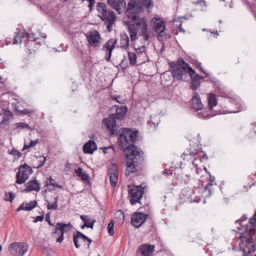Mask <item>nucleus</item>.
Returning a JSON list of instances; mask_svg holds the SVG:
<instances>
[{"label":"nucleus","instance_id":"obj_20","mask_svg":"<svg viewBox=\"0 0 256 256\" xmlns=\"http://www.w3.org/2000/svg\"><path fill=\"white\" fill-rule=\"evenodd\" d=\"M40 190V184L36 180H32L26 184V188L24 192H28L32 190L38 192Z\"/></svg>","mask_w":256,"mask_h":256},{"label":"nucleus","instance_id":"obj_41","mask_svg":"<svg viewBox=\"0 0 256 256\" xmlns=\"http://www.w3.org/2000/svg\"><path fill=\"white\" fill-rule=\"evenodd\" d=\"M60 227V226H58L57 224L55 226L52 232V234H57L59 236H62V232L59 231L58 228Z\"/></svg>","mask_w":256,"mask_h":256},{"label":"nucleus","instance_id":"obj_36","mask_svg":"<svg viewBox=\"0 0 256 256\" xmlns=\"http://www.w3.org/2000/svg\"><path fill=\"white\" fill-rule=\"evenodd\" d=\"M198 116L199 118H202L204 119L208 118L212 116L210 114H206V112L203 110L202 112H198Z\"/></svg>","mask_w":256,"mask_h":256},{"label":"nucleus","instance_id":"obj_32","mask_svg":"<svg viewBox=\"0 0 256 256\" xmlns=\"http://www.w3.org/2000/svg\"><path fill=\"white\" fill-rule=\"evenodd\" d=\"M22 34H21L20 32H19L14 36V38L13 39V44H18L22 43V38L24 37Z\"/></svg>","mask_w":256,"mask_h":256},{"label":"nucleus","instance_id":"obj_22","mask_svg":"<svg viewBox=\"0 0 256 256\" xmlns=\"http://www.w3.org/2000/svg\"><path fill=\"white\" fill-rule=\"evenodd\" d=\"M80 218L84 222V224L81 226V228L84 229L86 227L88 228H93L94 224L96 220H92L87 215H80Z\"/></svg>","mask_w":256,"mask_h":256},{"label":"nucleus","instance_id":"obj_26","mask_svg":"<svg viewBox=\"0 0 256 256\" xmlns=\"http://www.w3.org/2000/svg\"><path fill=\"white\" fill-rule=\"evenodd\" d=\"M208 105L210 110L212 109V107L216 106L218 102L216 96L214 94H210L208 98Z\"/></svg>","mask_w":256,"mask_h":256},{"label":"nucleus","instance_id":"obj_24","mask_svg":"<svg viewBox=\"0 0 256 256\" xmlns=\"http://www.w3.org/2000/svg\"><path fill=\"white\" fill-rule=\"evenodd\" d=\"M130 40L128 35L126 34L120 35V47L125 50H127L129 47Z\"/></svg>","mask_w":256,"mask_h":256},{"label":"nucleus","instance_id":"obj_59","mask_svg":"<svg viewBox=\"0 0 256 256\" xmlns=\"http://www.w3.org/2000/svg\"><path fill=\"white\" fill-rule=\"evenodd\" d=\"M30 147L31 146H30V144H28V145H27V144H25L24 145V146L23 148H22V150H26V149H28V148H30Z\"/></svg>","mask_w":256,"mask_h":256},{"label":"nucleus","instance_id":"obj_55","mask_svg":"<svg viewBox=\"0 0 256 256\" xmlns=\"http://www.w3.org/2000/svg\"><path fill=\"white\" fill-rule=\"evenodd\" d=\"M38 143V139L34 141H32V140L30 142V146L31 147L34 146H36Z\"/></svg>","mask_w":256,"mask_h":256},{"label":"nucleus","instance_id":"obj_29","mask_svg":"<svg viewBox=\"0 0 256 256\" xmlns=\"http://www.w3.org/2000/svg\"><path fill=\"white\" fill-rule=\"evenodd\" d=\"M116 16L112 17L111 18H108V20H105V22L108 23L107 24V30L108 32H110L112 30V25L114 22L116 20Z\"/></svg>","mask_w":256,"mask_h":256},{"label":"nucleus","instance_id":"obj_37","mask_svg":"<svg viewBox=\"0 0 256 256\" xmlns=\"http://www.w3.org/2000/svg\"><path fill=\"white\" fill-rule=\"evenodd\" d=\"M114 216L116 218H118L120 220H124V214L123 212H122V210H119L116 211L114 213Z\"/></svg>","mask_w":256,"mask_h":256},{"label":"nucleus","instance_id":"obj_64","mask_svg":"<svg viewBox=\"0 0 256 256\" xmlns=\"http://www.w3.org/2000/svg\"><path fill=\"white\" fill-rule=\"evenodd\" d=\"M210 183H212L213 182L212 180V178H210Z\"/></svg>","mask_w":256,"mask_h":256},{"label":"nucleus","instance_id":"obj_8","mask_svg":"<svg viewBox=\"0 0 256 256\" xmlns=\"http://www.w3.org/2000/svg\"><path fill=\"white\" fill-rule=\"evenodd\" d=\"M8 250L12 254L15 252L16 255L22 256L27 252L28 246L24 242H14L9 246Z\"/></svg>","mask_w":256,"mask_h":256},{"label":"nucleus","instance_id":"obj_33","mask_svg":"<svg viewBox=\"0 0 256 256\" xmlns=\"http://www.w3.org/2000/svg\"><path fill=\"white\" fill-rule=\"evenodd\" d=\"M196 154V152H191L189 154L183 153L181 157L183 158L184 160H189L192 159V156H194Z\"/></svg>","mask_w":256,"mask_h":256},{"label":"nucleus","instance_id":"obj_9","mask_svg":"<svg viewBox=\"0 0 256 256\" xmlns=\"http://www.w3.org/2000/svg\"><path fill=\"white\" fill-rule=\"evenodd\" d=\"M189 76L190 78V89L195 91L200 86V82L204 80V77L196 74L192 69L190 68Z\"/></svg>","mask_w":256,"mask_h":256},{"label":"nucleus","instance_id":"obj_62","mask_svg":"<svg viewBox=\"0 0 256 256\" xmlns=\"http://www.w3.org/2000/svg\"><path fill=\"white\" fill-rule=\"evenodd\" d=\"M104 148V150H103L104 152V154L107 153V152H106V150H107L108 148Z\"/></svg>","mask_w":256,"mask_h":256},{"label":"nucleus","instance_id":"obj_47","mask_svg":"<svg viewBox=\"0 0 256 256\" xmlns=\"http://www.w3.org/2000/svg\"><path fill=\"white\" fill-rule=\"evenodd\" d=\"M38 160V165L36 167V168H40L42 166L46 160V158L44 156H40Z\"/></svg>","mask_w":256,"mask_h":256},{"label":"nucleus","instance_id":"obj_16","mask_svg":"<svg viewBox=\"0 0 256 256\" xmlns=\"http://www.w3.org/2000/svg\"><path fill=\"white\" fill-rule=\"evenodd\" d=\"M57 225L58 226H60L58 229L59 231L62 232V236L56 238V242L61 243L64 240V233L69 231L72 228V226L70 224H65L61 222H58Z\"/></svg>","mask_w":256,"mask_h":256},{"label":"nucleus","instance_id":"obj_23","mask_svg":"<svg viewBox=\"0 0 256 256\" xmlns=\"http://www.w3.org/2000/svg\"><path fill=\"white\" fill-rule=\"evenodd\" d=\"M36 204H37V202L35 200L30 202L28 204H24V203H22L16 209V211L19 212L21 210H27V211L30 210L36 206Z\"/></svg>","mask_w":256,"mask_h":256},{"label":"nucleus","instance_id":"obj_48","mask_svg":"<svg viewBox=\"0 0 256 256\" xmlns=\"http://www.w3.org/2000/svg\"><path fill=\"white\" fill-rule=\"evenodd\" d=\"M135 50L137 52L142 53L146 51V46H142L138 48H135Z\"/></svg>","mask_w":256,"mask_h":256},{"label":"nucleus","instance_id":"obj_5","mask_svg":"<svg viewBox=\"0 0 256 256\" xmlns=\"http://www.w3.org/2000/svg\"><path fill=\"white\" fill-rule=\"evenodd\" d=\"M32 168L26 164L20 166L18 172L16 174V182L18 184H24L28 178V176L32 174Z\"/></svg>","mask_w":256,"mask_h":256},{"label":"nucleus","instance_id":"obj_27","mask_svg":"<svg viewBox=\"0 0 256 256\" xmlns=\"http://www.w3.org/2000/svg\"><path fill=\"white\" fill-rule=\"evenodd\" d=\"M110 177V185L112 187H115L118 182V174H108Z\"/></svg>","mask_w":256,"mask_h":256},{"label":"nucleus","instance_id":"obj_58","mask_svg":"<svg viewBox=\"0 0 256 256\" xmlns=\"http://www.w3.org/2000/svg\"><path fill=\"white\" fill-rule=\"evenodd\" d=\"M213 185V184L212 183H210V182L207 184L205 186V188L206 190H207V189H208L209 187L210 186H211Z\"/></svg>","mask_w":256,"mask_h":256},{"label":"nucleus","instance_id":"obj_11","mask_svg":"<svg viewBox=\"0 0 256 256\" xmlns=\"http://www.w3.org/2000/svg\"><path fill=\"white\" fill-rule=\"evenodd\" d=\"M108 4L119 14L126 12L127 8L124 0H107ZM126 14V12H125Z\"/></svg>","mask_w":256,"mask_h":256},{"label":"nucleus","instance_id":"obj_44","mask_svg":"<svg viewBox=\"0 0 256 256\" xmlns=\"http://www.w3.org/2000/svg\"><path fill=\"white\" fill-rule=\"evenodd\" d=\"M119 66L122 69L125 70L128 67V62L124 56V58L121 61Z\"/></svg>","mask_w":256,"mask_h":256},{"label":"nucleus","instance_id":"obj_40","mask_svg":"<svg viewBox=\"0 0 256 256\" xmlns=\"http://www.w3.org/2000/svg\"><path fill=\"white\" fill-rule=\"evenodd\" d=\"M117 40L115 38H110L106 42L110 46V49L114 50Z\"/></svg>","mask_w":256,"mask_h":256},{"label":"nucleus","instance_id":"obj_25","mask_svg":"<svg viewBox=\"0 0 256 256\" xmlns=\"http://www.w3.org/2000/svg\"><path fill=\"white\" fill-rule=\"evenodd\" d=\"M4 116L2 120L0 122V124H8L9 120L12 116V112L8 110H4Z\"/></svg>","mask_w":256,"mask_h":256},{"label":"nucleus","instance_id":"obj_28","mask_svg":"<svg viewBox=\"0 0 256 256\" xmlns=\"http://www.w3.org/2000/svg\"><path fill=\"white\" fill-rule=\"evenodd\" d=\"M75 172L82 180H87L88 178V174L86 172H83V169L80 167H78V169L75 170Z\"/></svg>","mask_w":256,"mask_h":256},{"label":"nucleus","instance_id":"obj_51","mask_svg":"<svg viewBox=\"0 0 256 256\" xmlns=\"http://www.w3.org/2000/svg\"><path fill=\"white\" fill-rule=\"evenodd\" d=\"M170 68H172V69L177 68H178L177 66H178V60H177V62H172L170 63Z\"/></svg>","mask_w":256,"mask_h":256},{"label":"nucleus","instance_id":"obj_17","mask_svg":"<svg viewBox=\"0 0 256 256\" xmlns=\"http://www.w3.org/2000/svg\"><path fill=\"white\" fill-rule=\"evenodd\" d=\"M191 102L192 108L196 110H201L203 108V104L201 102L200 95L196 92H194Z\"/></svg>","mask_w":256,"mask_h":256},{"label":"nucleus","instance_id":"obj_42","mask_svg":"<svg viewBox=\"0 0 256 256\" xmlns=\"http://www.w3.org/2000/svg\"><path fill=\"white\" fill-rule=\"evenodd\" d=\"M112 100H115L119 104H123L124 103V100L120 96H114L112 98Z\"/></svg>","mask_w":256,"mask_h":256},{"label":"nucleus","instance_id":"obj_61","mask_svg":"<svg viewBox=\"0 0 256 256\" xmlns=\"http://www.w3.org/2000/svg\"><path fill=\"white\" fill-rule=\"evenodd\" d=\"M58 196H56V198H54V202L56 203V204H58Z\"/></svg>","mask_w":256,"mask_h":256},{"label":"nucleus","instance_id":"obj_54","mask_svg":"<svg viewBox=\"0 0 256 256\" xmlns=\"http://www.w3.org/2000/svg\"><path fill=\"white\" fill-rule=\"evenodd\" d=\"M103 48H105L107 50H109V51H112L113 50H111L110 49V46L108 44L107 42H106L103 46Z\"/></svg>","mask_w":256,"mask_h":256},{"label":"nucleus","instance_id":"obj_19","mask_svg":"<svg viewBox=\"0 0 256 256\" xmlns=\"http://www.w3.org/2000/svg\"><path fill=\"white\" fill-rule=\"evenodd\" d=\"M124 23L126 26H128L131 40H135L137 35V30L135 25L130 20L125 21Z\"/></svg>","mask_w":256,"mask_h":256},{"label":"nucleus","instance_id":"obj_1","mask_svg":"<svg viewBox=\"0 0 256 256\" xmlns=\"http://www.w3.org/2000/svg\"><path fill=\"white\" fill-rule=\"evenodd\" d=\"M117 130L119 134L118 145L120 149L126 152V174L130 175L136 171V166L144 161V152L134 145L138 136V130L124 128L122 132Z\"/></svg>","mask_w":256,"mask_h":256},{"label":"nucleus","instance_id":"obj_2","mask_svg":"<svg viewBox=\"0 0 256 256\" xmlns=\"http://www.w3.org/2000/svg\"><path fill=\"white\" fill-rule=\"evenodd\" d=\"M152 6V0H130L128 4L127 10L126 12V16L134 21L138 28H142V35L144 36L145 40H148L150 38L148 33V20L144 17L140 18L138 14L142 12L145 7L150 8Z\"/></svg>","mask_w":256,"mask_h":256},{"label":"nucleus","instance_id":"obj_50","mask_svg":"<svg viewBox=\"0 0 256 256\" xmlns=\"http://www.w3.org/2000/svg\"><path fill=\"white\" fill-rule=\"evenodd\" d=\"M26 37L29 40L33 38L34 41H36L38 39V38L34 37V34L33 33L28 34Z\"/></svg>","mask_w":256,"mask_h":256},{"label":"nucleus","instance_id":"obj_43","mask_svg":"<svg viewBox=\"0 0 256 256\" xmlns=\"http://www.w3.org/2000/svg\"><path fill=\"white\" fill-rule=\"evenodd\" d=\"M118 173L117 166L116 164H112L110 168L108 169V174Z\"/></svg>","mask_w":256,"mask_h":256},{"label":"nucleus","instance_id":"obj_49","mask_svg":"<svg viewBox=\"0 0 256 256\" xmlns=\"http://www.w3.org/2000/svg\"><path fill=\"white\" fill-rule=\"evenodd\" d=\"M112 51H109V50L106 51V54L105 56V58L106 60V61L108 62L110 60V57L112 56Z\"/></svg>","mask_w":256,"mask_h":256},{"label":"nucleus","instance_id":"obj_39","mask_svg":"<svg viewBox=\"0 0 256 256\" xmlns=\"http://www.w3.org/2000/svg\"><path fill=\"white\" fill-rule=\"evenodd\" d=\"M195 4H200V6L202 7V10H204V8L207 7V4L205 0H198L196 2L194 3Z\"/></svg>","mask_w":256,"mask_h":256},{"label":"nucleus","instance_id":"obj_35","mask_svg":"<svg viewBox=\"0 0 256 256\" xmlns=\"http://www.w3.org/2000/svg\"><path fill=\"white\" fill-rule=\"evenodd\" d=\"M114 223L113 220H112L108 224V230L109 234L111 236L114 234Z\"/></svg>","mask_w":256,"mask_h":256},{"label":"nucleus","instance_id":"obj_52","mask_svg":"<svg viewBox=\"0 0 256 256\" xmlns=\"http://www.w3.org/2000/svg\"><path fill=\"white\" fill-rule=\"evenodd\" d=\"M44 218V217L43 216H37L36 218V219L34 220V222H36L38 221L40 222H42Z\"/></svg>","mask_w":256,"mask_h":256},{"label":"nucleus","instance_id":"obj_6","mask_svg":"<svg viewBox=\"0 0 256 256\" xmlns=\"http://www.w3.org/2000/svg\"><path fill=\"white\" fill-rule=\"evenodd\" d=\"M244 252L250 254L256 251V230L250 231L248 233V237L246 239Z\"/></svg>","mask_w":256,"mask_h":256},{"label":"nucleus","instance_id":"obj_10","mask_svg":"<svg viewBox=\"0 0 256 256\" xmlns=\"http://www.w3.org/2000/svg\"><path fill=\"white\" fill-rule=\"evenodd\" d=\"M144 193V188L142 186L136 187V188L130 189L129 194L130 196V202L134 205L137 202L140 203V198Z\"/></svg>","mask_w":256,"mask_h":256},{"label":"nucleus","instance_id":"obj_4","mask_svg":"<svg viewBox=\"0 0 256 256\" xmlns=\"http://www.w3.org/2000/svg\"><path fill=\"white\" fill-rule=\"evenodd\" d=\"M176 68L171 69V74L174 78L178 80H182L183 76L187 74H190V69L192 68L182 58L178 60V66Z\"/></svg>","mask_w":256,"mask_h":256},{"label":"nucleus","instance_id":"obj_53","mask_svg":"<svg viewBox=\"0 0 256 256\" xmlns=\"http://www.w3.org/2000/svg\"><path fill=\"white\" fill-rule=\"evenodd\" d=\"M46 220L48 222V224L53 226V224L50 222V216L49 214H47L46 216Z\"/></svg>","mask_w":256,"mask_h":256},{"label":"nucleus","instance_id":"obj_31","mask_svg":"<svg viewBox=\"0 0 256 256\" xmlns=\"http://www.w3.org/2000/svg\"><path fill=\"white\" fill-rule=\"evenodd\" d=\"M128 56L130 63L131 65L134 66L136 64V54L132 52H128Z\"/></svg>","mask_w":256,"mask_h":256},{"label":"nucleus","instance_id":"obj_14","mask_svg":"<svg viewBox=\"0 0 256 256\" xmlns=\"http://www.w3.org/2000/svg\"><path fill=\"white\" fill-rule=\"evenodd\" d=\"M89 44L94 47L99 46L100 42V36L99 33L96 30L90 32L86 36Z\"/></svg>","mask_w":256,"mask_h":256},{"label":"nucleus","instance_id":"obj_30","mask_svg":"<svg viewBox=\"0 0 256 256\" xmlns=\"http://www.w3.org/2000/svg\"><path fill=\"white\" fill-rule=\"evenodd\" d=\"M49 185L52 186L60 188H62V186L58 184L56 182V180L53 179L52 176H50L49 178H48L46 181V186H48Z\"/></svg>","mask_w":256,"mask_h":256},{"label":"nucleus","instance_id":"obj_56","mask_svg":"<svg viewBox=\"0 0 256 256\" xmlns=\"http://www.w3.org/2000/svg\"><path fill=\"white\" fill-rule=\"evenodd\" d=\"M20 112L22 114H27L30 113V112L28 110H27L26 109H24V110L20 111Z\"/></svg>","mask_w":256,"mask_h":256},{"label":"nucleus","instance_id":"obj_38","mask_svg":"<svg viewBox=\"0 0 256 256\" xmlns=\"http://www.w3.org/2000/svg\"><path fill=\"white\" fill-rule=\"evenodd\" d=\"M47 202V208L48 210H55L58 208V204L55 203L54 202L50 204V202L48 200H46Z\"/></svg>","mask_w":256,"mask_h":256},{"label":"nucleus","instance_id":"obj_46","mask_svg":"<svg viewBox=\"0 0 256 256\" xmlns=\"http://www.w3.org/2000/svg\"><path fill=\"white\" fill-rule=\"evenodd\" d=\"M18 128H28V129L30 128L28 125L25 122H20L16 124Z\"/></svg>","mask_w":256,"mask_h":256},{"label":"nucleus","instance_id":"obj_63","mask_svg":"<svg viewBox=\"0 0 256 256\" xmlns=\"http://www.w3.org/2000/svg\"><path fill=\"white\" fill-rule=\"evenodd\" d=\"M168 72H165L162 74V78H164V76L167 74Z\"/></svg>","mask_w":256,"mask_h":256},{"label":"nucleus","instance_id":"obj_13","mask_svg":"<svg viewBox=\"0 0 256 256\" xmlns=\"http://www.w3.org/2000/svg\"><path fill=\"white\" fill-rule=\"evenodd\" d=\"M152 22L153 24V28L156 32H158L157 38L160 40V38L163 36L162 33L165 28L164 22L160 18H152Z\"/></svg>","mask_w":256,"mask_h":256},{"label":"nucleus","instance_id":"obj_34","mask_svg":"<svg viewBox=\"0 0 256 256\" xmlns=\"http://www.w3.org/2000/svg\"><path fill=\"white\" fill-rule=\"evenodd\" d=\"M14 198V194L12 192H5V198L6 201L12 202Z\"/></svg>","mask_w":256,"mask_h":256},{"label":"nucleus","instance_id":"obj_60","mask_svg":"<svg viewBox=\"0 0 256 256\" xmlns=\"http://www.w3.org/2000/svg\"><path fill=\"white\" fill-rule=\"evenodd\" d=\"M197 67H199L200 68V72H202V68L201 67V63L198 62H196Z\"/></svg>","mask_w":256,"mask_h":256},{"label":"nucleus","instance_id":"obj_7","mask_svg":"<svg viewBox=\"0 0 256 256\" xmlns=\"http://www.w3.org/2000/svg\"><path fill=\"white\" fill-rule=\"evenodd\" d=\"M98 12V16L102 21L116 16L114 12L108 8L106 4L98 2L96 6Z\"/></svg>","mask_w":256,"mask_h":256},{"label":"nucleus","instance_id":"obj_45","mask_svg":"<svg viewBox=\"0 0 256 256\" xmlns=\"http://www.w3.org/2000/svg\"><path fill=\"white\" fill-rule=\"evenodd\" d=\"M10 154L14 156H18V158H20L22 155V153H20L18 150H16L15 148H13L12 150H11Z\"/></svg>","mask_w":256,"mask_h":256},{"label":"nucleus","instance_id":"obj_21","mask_svg":"<svg viewBox=\"0 0 256 256\" xmlns=\"http://www.w3.org/2000/svg\"><path fill=\"white\" fill-rule=\"evenodd\" d=\"M97 149V146L94 140H90L85 144L83 147V150L85 154H92Z\"/></svg>","mask_w":256,"mask_h":256},{"label":"nucleus","instance_id":"obj_18","mask_svg":"<svg viewBox=\"0 0 256 256\" xmlns=\"http://www.w3.org/2000/svg\"><path fill=\"white\" fill-rule=\"evenodd\" d=\"M79 238H80L82 240L84 241L87 240L88 242V247L89 248L90 243L92 242V240L89 238L88 237L86 236L84 234H82L81 232L79 231L76 232V235H74L73 236V240L74 244L76 248H79L80 246V244H78V240Z\"/></svg>","mask_w":256,"mask_h":256},{"label":"nucleus","instance_id":"obj_3","mask_svg":"<svg viewBox=\"0 0 256 256\" xmlns=\"http://www.w3.org/2000/svg\"><path fill=\"white\" fill-rule=\"evenodd\" d=\"M116 108V114H111L108 118L103 120V122L111 136L116 135L117 134L118 126H116V120H121L123 119L128 110L126 106H121L118 107L115 106L112 108Z\"/></svg>","mask_w":256,"mask_h":256},{"label":"nucleus","instance_id":"obj_12","mask_svg":"<svg viewBox=\"0 0 256 256\" xmlns=\"http://www.w3.org/2000/svg\"><path fill=\"white\" fill-rule=\"evenodd\" d=\"M148 216L147 214L140 212L134 213L131 218L132 225L136 228L140 227L146 220Z\"/></svg>","mask_w":256,"mask_h":256},{"label":"nucleus","instance_id":"obj_57","mask_svg":"<svg viewBox=\"0 0 256 256\" xmlns=\"http://www.w3.org/2000/svg\"><path fill=\"white\" fill-rule=\"evenodd\" d=\"M250 223L252 224L253 226H256V218L250 219Z\"/></svg>","mask_w":256,"mask_h":256},{"label":"nucleus","instance_id":"obj_15","mask_svg":"<svg viewBox=\"0 0 256 256\" xmlns=\"http://www.w3.org/2000/svg\"><path fill=\"white\" fill-rule=\"evenodd\" d=\"M154 245L144 244L138 246L137 253H140L143 256H152L154 252Z\"/></svg>","mask_w":256,"mask_h":256}]
</instances>
